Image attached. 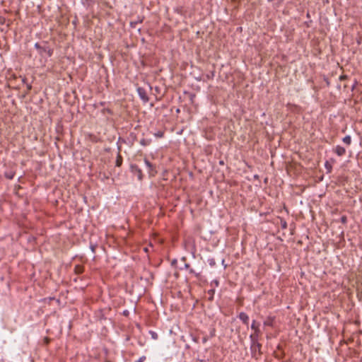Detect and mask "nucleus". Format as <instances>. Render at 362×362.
<instances>
[{
	"mask_svg": "<svg viewBox=\"0 0 362 362\" xmlns=\"http://www.w3.org/2000/svg\"><path fill=\"white\" fill-rule=\"evenodd\" d=\"M250 339L251 341L250 349H251L252 356V357L257 359L262 355V351H261L262 344L260 343H259L258 339H257L256 336H255V337L250 336Z\"/></svg>",
	"mask_w": 362,
	"mask_h": 362,
	"instance_id": "nucleus-1",
	"label": "nucleus"
},
{
	"mask_svg": "<svg viewBox=\"0 0 362 362\" xmlns=\"http://www.w3.org/2000/svg\"><path fill=\"white\" fill-rule=\"evenodd\" d=\"M35 47L38 50V52L41 56H43L44 53H46L49 57L52 55V49L47 47H42L38 42L35 44Z\"/></svg>",
	"mask_w": 362,
	"mask_h": 362,
	"instance_id": "nucleus-2",
	"label": "nucleus"
},
{
	"mask_svg": "<svg viewBox=\"0 0 362 362\" xmlns=\"http://www.w3.org/2000/svg\"><path fill=\"white\" fill-rule=\"evenodd\" d=\"M131 170H132V173L137 177L139 180H142V179H143L142 170L139 168L138 165H132Z\"/></svg>",
	"mask_w": 362,
	"mask_h": 362,
	"instance_id": "nucleus-3",
	"label": "nucleus"
},
{
	"mask_svg": "<svg viewBox=\"0 0 362 362\" xmlns=\"http://www.w3.org/2000/svg\"><path fill=\"white\" fill-rule=\"evenodd\" d=\"M137 93L140 97V98L144 102L147 103L149 100L147 93L146 90L144 88L138 87L137 88Z\"/></svg>",
	"mask_w": 362,
	"mask_h": 362,
	"instance_id": "nucleus-4",
	"label": "nucleus"
},
{
	"mask_svg": "<svg viewBox=\"0 0 362 362\" xmlns=\"http://www.w3.org/2000/svg\"><path fill=\"white\" fill-rule=\"evenodd\" d=\"M251 329H253L255 331V332L253 334H250V336H252V337L256 336L257 339H258L259 334H260V330L259 328V324H257V322L255 320L252 321V323L251 325Z\"/></svg>",
	"mask_w": 362,
	"mask_h": 362,
	"instance_id": "nucleus-5",
	"label": "nucleus"
},
{
	"mask_svg": "<svg viewBox=\"0 0 362 362\" xmlns=\"http://www.w3.org/2000/svg\"><path fill=\"white\" fill-rule=\"evenodd\" d=\"M334 151L338 156H342L346 153V149L339 145L335 147Z\"/></svg>",
	"mask_w": 362,
	"mask_h": 362,
	"instance_id": "nucleus-6",
	"label": "nucleus"
},
{
	"mask_svg": "<svg viewBox=\"0 0 362 362\" xmlns=\"http://www.w3.org/2000/svg\"><path fill=\"white\" fill-rule=\"evenodd\" d=\"M144 163L148 169V173L150 175H154V173H156L154 166L149 162L148 160L146 158L144 159Z\"/></svg>",
	"mask_w": 362,
	"mask_h": 362,
	"instance_id": "nucleus-7",
	"label": "nucleus"
},
{
	"mask_svg": "<svg viewBox=\"0 0 362 362\" xmlns=\"http://www.w3.org/2000/svg\"><path fill=\"white\" fill-rule=\"evenodd\" d=\"M238 317L245 325H248L249 317H248V315L245 313L241 312L239 314Z\"/></svg>",
	"mask_w": 362,
	"mask_h": 362,
	"instance_id": "nucleus-8",
	"label": "nucleus"
},
{
	"mask_svg": "<svg viewBox=\"0 0 362 362\" xmlns=\"http://www.w3.org/2000/svg\"><path fill=\"white\" fill-rule=\"evenodd\" d=\"M274 317H269L266 319V320L264 322V326H269V327H273L274 325Z\"/></svg>",
	"mask_w": 362,
	"mask_h": 362,
	"instance_id": "nucleus-9",
	"label": "nucleus"
},
{
	"mask_svg": "<svg viewBox=\"0 0 362 362\" xmlns=\"http://www.w3.org/2000/svg\"><path fill=\"white\" fill-rule=\"evenodd\" d=\"M123 158L119 152L117 153L116 161H115V165L117 167H120L122 164Z\"/></svg>",
	"mask_w": 362,
	"mask_h": 362,
	"instance_id": "nucleus-10",
	"label": "nucleus"
},
{
	"mask_svg": "<svg viewBox=\"0 0 362 362\" xmlns=\"http://www.w3.org/2000/svg\"><path fill=\"white\" fill-rule=\"evenodd\" d=\"M84 271V268L83 266L81 265H76L75 267H74V272H76V274H82Z\"/></svg>",
	"mask_w": 362,
	"mask_h": 362,
	"instance_id": "nucleus-11",
	"label": "nucleus"
},
{
	"mask_svg": "<svg viewBox=\"0 0 362 362\" xmlns=\"http://www.w3.org/2000/svg\"><path fill=\"white\" fill-rule=\"evenodd\" d=\"M143 22V18H138V20L135 21H131L130 22V26L132 28H135L137 23H141Z\"/></svg>",
	"mask_w": 362,
	"mask_h": 362,
	"instance_id": "nucleus-12",
	"label": "nucleus"
},
{
	"mask_svg": "<svg viewBox=\"0 0 362 362\" xmlns=\"http://www.w3.org/2000/svg\"><path fill=\"white\" fill-rule=\"evenodd\" d=\"M342 141L345 144L349 146L351 143V138L349 135H347L343 138Z\"/></svg>",
	"mask_w": 362,
	"mask_h": 362,
	"instance_id": "nucleus-13",
	"label": "nucleus"
},
{
	"mask_svg": "<svg viewBox=\"0 0 362 362\" xmlns=\"http://www.w3.org/2000/svg\"><path fill=\"white\" fill-rule=\"evenodd\" d=\"M151 139H142L140 141V144L144 146H148L151 144Z\"/></svg>",
	"mask_w": 362,
	"mask_h": 362,
	"instance_id": "nucleus-14",
	"label": "nucleus"
},
{
	"mask_svg": "<svg viewBox=\"0 0 362 362\" xmlns=\"http://www.w3.org/2000/svg\"><path fill=\"white\" fill-rule=\"evenodd\" d=\"M15 173L13 172H7L5 173V177L9 180H12L14 177Z\"/></svg>",
	"mask_w": 362,
	"mask_h": 362,
	"instance_id": "nucleus-15",
	"label": "nucleus"
},
{
	"mask_svg": "<svg viewBox=\"0 0 362 362\" xmlns=\"http://www.w3.org/2000/svg\"><path fill=\"white\" fill-rule=\"evenodd\" d=\"M189 272L192 274H194L197 278H199L201 274L200 273H197L192 268H189Z\"/></svg>",
	"mask_w": 362,
	"mask_h": 362,
	"instance_id": "nucleus-16",
	"label": "nucleus"
},
{
	"mask_svg": "<svg viewBox=\"0 0 362 362\" xmlns=\"http://www.w3.org/2000/svg\"><path fill=\"white\" fill-rule=\"evenodd\" d=\"M164 135V132L162 131H158L154 134V136L157 138H162Z\"/></svg>",
	"mask_w": 362,
	"mask_h": 362,
	"instance_id": "nucleus-17",
	"label": "nucleus"
},
{
	"mask_svg": "<svg viewBox=\"0 0 362 362\" xmlns=\"http://www.w3.org/2000/svg\"><path fill=\"white\" fill-rule=\"evenodd\" d=\"M325 168L327 169L328 172H330L332 170V165L329 163L328 161H326L325 163Z\"/></svg>",
	"mask_w": 362,
	"mask_h": 362,
	"instance_id": "nucleus-18",
	"label": "nucleus"
},
{
	"mask_svg": "<svg viewBox=\"0 0 362 362\" xmlns=\"http://www.w3.org/2000/svg\"><path fill=\"white\" fill-rule=\"evenodd\" d=\"M340 222L342 223L343 224H345L347 222V218L346 216H342L341 218H340Z\"/></svg>",
	"mask_w": 362,
	"mask_h": 362,
	"instance_id": "nucleus-19",
	"label": "nucleus"
},
{
	"mask_svg": "<svg viewBox=\"0 0 362 362\" xmlns=\"http://www.w3.org/2000/svg\"><path fill=\"white\" fill-rule=\"evenodd\" d=\"M146 356H141L138 360L135 361L134 362H144L146 360Z\"/></svg>",
	"mask_w": 362,
	"mask_h": 362,
	"instance_id": "nucleus-20",
	"label": "nucleus"
},
{
	"mask_svg": "<svg viewBox=\"0 0 362 362\" xmlns=\"http://www.w3.org/2000/svg\"><path fill=\"white\" fill-rule=\"evenodd\" d=\"M6 23V18L0 16V25H4Z\"/></svg>",
	"mask_w": 362,
	"mask_h": 362,
	"instance_id": "nucleus-21",
	"label": "nucleus"
},
{
	"mask_svg": "<svg viewBox=\"0 0 362 362\" xmlns=\"http://www.w3.org/2000/svg\"><path fill=\"white\" fill-rule=\"evenodd\" d=\"M348 78V76L347 75H341L339 76V80L340 81H344V80H346Z\"/></svg>",
	"mask_w": 362,
	"mask_h": 362,
	"instance_id": "nucleus-22",
	"label": "nucleus"
},
{
	"mask_svg": "<svg viewBox=\"0 0 362 362\" xmlns=\"http://www.w3.org/2000/svg\"><path fill=\"white\" fill-rule=\"evenodd\" d=\"M281 228H287V223L286 222V221H281Z\"/></svg>",
	"mask_w": 362,
	"mask_h": 362,
	"instance_id": "nucleus-23",
	"label": "nucleus"
},
{
	"mask_svg": "<svg viewBox=\"0 0 362 362\" xmlns=\"http://www.w3.org/2000/svg\"><path fill=\"white\" fill-rule=\"evenodd\" d=\"M357 84H358V82H357L356 80H355V81H354V84H353V86L351 87V90H354L356 88Z\"/></svg>",
	"mask_w": 362,
	"mask_h": 362,
	"instance_id": "nucleus-24",
	"label": "nucleus"
},
{
	"mask_svg": "<svg viewBox=\"0 0 362 362\" xmlns=\"http://www.w3.org/2000/svg\"><path fill=\"white\" fill-rule=\"evenodd\" d=\"M209 262L211 266L215 265V260L214 259H209Z\"/></svg>",
	"mask_w": 362,
	"mask_h": 362,
	"instance_id": "nucleus-25",
	"label": "nucleus"
},
{
	"mask_svg": "<svg viewBox=\"0 0 362 362\" xmlns=\"http://www.w3.org/2000/svg\"><path fill=\"white\" fill-rule=\"evenodd\" d=\"M209 293L211 294V298H210V299L211 300L213 298V295L214 293V289L209 290Z\"/></svg>",
	"mask_w": 362,
	"mask_h": 362,
	"instance_id": "nucleus-26",
	"label": "nucleus"
},
{
	"mask_svg": "<svg viewBox=\"0 0 362 362\" xmlns=\"http://www.w3.org/2000/svg\"><path fill=\"white\" fill-rule=\"evenodd\" d=\"M152 337H153V339H157V334H156V333H155V332H152Z\"/></svg>",
	"mask_w": 362,
	"mask_h": 362,
	"instance_id": "nucleus-27",
	"label": "nucleus"
},
{
	"mask_svg": "<svg viewBox=\"0 0 362 362\" xmlns=\"http://www.w3.org/2000/svg\"><path fill=\"white\" fill-rule=\"evenodd\" d=\"M185 267L187 268V269H189L190 268V266L189 264H185Z\"/></svg>",
	"mask_w": 362,
	"mask_h": 362,
	"instance_id": "nucleus-28",
	"label": "nucleus"
},
{
	"mask_svg": "<svg viewBox=\"0 0 362 362\" xmlns=\"http://www.w3.org/2000/svg\"><path fill=\"white\" fill-rule=\"evenodd\" d=\"M214 283L216 284V286H218V281L217 280H215L214 281Z\"/></svg>",
	"mask_w": 362,
	"mask_h": 362,
	"instance_id": "nucleus-29",
	"label": "nucleus"
},
{
	"mask_svg": "<svg viewBox=\"0 0 362 362\" xmlns=\"http://www.w3.org/2000/svg\"><path fill=\"white\" fill-rule=\"evenodd\" d=\"M206 340H207V339H206V337H204V338H203V341H204V342L206 341Z\"/></svg>",
	"mask_w": 362,
	"mask_h": 362,
	"instance_id": "nucleus-30",
	"label": "nucleus"
},
{
	"mask_svg": "<svg viewBox=\"0 0 362 362\" xmlns=\"http://www.w3.org/2000/svg\"><path fill=\"white\" fill-rule=\"evenodd\" d=\"M127 314V311H124V315H126Z\"/></svg>",
	"mask_w": 362,
	"mask_h": 362,
	"instance_id": "nucleus-31",
	"label": "nucleus"
}]
</instances>
